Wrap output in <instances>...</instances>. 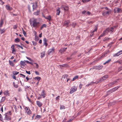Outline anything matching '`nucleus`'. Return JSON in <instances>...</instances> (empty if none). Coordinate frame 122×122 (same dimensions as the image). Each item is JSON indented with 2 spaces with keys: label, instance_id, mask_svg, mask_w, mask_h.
<instances>
[{
  "label": "nucleus",
  "instance_id": "nucleus-9",
  "mask_svg": "<svg viewBox=\"0 0 122 122\" xmlns=\"http://www.w3.org/2000/svg\"><path fill=\"white\" fill-rule=\"evenodd\" d=\"M61 8L62 10H65L68 11L69 10V7L68 6L65 5H62L61 7Z\"/></svg>",
  "mask_w": 122,
  "mask_h": 122
},
{
  "label": "nucleus",
  "instance_id": "nucleus-23",
  "mask_svg": "<svg viewBox=\"0 0 122 122\" xmlns=\"http://www.w3.org/2000/svg\"><path fill=\"white\" fill-rule=\"evenodd\" d=\"M60 8H58L56 10V14L59 15L60 13Z\"/></svg>",
  "mask_w": 122,
  "mask_h": 122
},
{
  "label": "nucleus",
  "instance_id": "nucleus-48",
  "mask_svg": "<svg viewBox=\"0 0 122 122\" xmlns=\"http://www.w3.org/2000/svg\"><path fill=\"white\" fill-rule=\"evenodd\" d=\"M68 77V75H63L62 77L63 78H67Z\"/></svg>",
  "mask_w": 122,
  "mask_h": 122
},
{
  "label": "nucleus",
  "instance_id": "nucleus-55",
  "mask_svg": "<svg viewBox=\"0 0 122 122\" xmlns=\"http://www.w3.org/2000/svg\"><path fill=\"white\" fill-rule=\"evenodd\" d=\"M82 86V84L81 83H80L79 85V87L80 89H81Z\"/></svg>",
  "mask_w": 122,
  "mask_h": 122
},
{
  "label": "nucleus",
  "instance_id": "nucleus-13",
  "mask_svg": "<svg viewBox=\"0 0 122 122\" xmlns=\"http://www.w3.org/2000/svg\"><path fill=\"white\" fill-rule=\"evenodd\" d=\"M109 52V50H107L106 51L105 53L103 54L101 56V57H100V58L101 59L102 57H104L105 56V55L108 53Z\"/></svg>",
  "mask_w": 122,
  "mask_h": 122
},
{
  "label": "nucleus",
  "instance_id": "nucleus-51",
  "mask_svg": "<svg viewBox=\"0 0 122 122\" xmlns=\"http://www.w3.org/2000/svg\"><path fill=\"white\" fill-rule=\"evenodd\" d=\"M65 108L64 106L63 105L61 106L60 107V109H63Z\"/></svg>",
  "mask_w": 122,
  "mask_h": 122
},
{
  "label": "nucleus",
  "instance_id": "nucleus-34",
  "mask_svg": "<svg viewBox=\"0 0 122 122\" xmlns=\"http://www.w3.org/2000/svg\"><path fill=\"white\" fill-rule=\"evenodd\" d=\"M19 72H17L16 71H13V73L14 75H17L19 73Z\"/></svg>",
  "mask_w": 122,
  "mask_h": 122
},
{
  "label": "nucleus",
  "instance_id": "nucleus-35",
  "mask_svg": "<svg viewBox=\"0 0 122 122\" xmlns=\"http://www.w3.org/2000/svg\"><path fill=\"white\" fill-rule=\"evenodd\" d=\"M41 79V78L39 76H37L35 78V79L36 80H37L38 81H39Z\"/></svg>",
  "mask_w": 122,
  "mask_h": 122
},
{
  "label": "nucleus",
  "instance_id": "nucleus-49",
  "mask_svg": "<svg viewBox=\"0 0 122 122\" xmlns=\"http://www.w3.org/2000/svg\"><path fill=\"white\" fill-rule=\"evenodd\" d=\"M119 55L121 54H122V50L120 51L117 52Z\"/></svg>",
  "mask_w": 122,
  "mask_h": 122
},
{
  "label": "nucleus",
  "instance_id": "nucleus-59",
  "mask_svg": "<svg viewBox=\"0 0 122 122\" xmlns=\"http://www.w3.org/2000/svg\"><path fill=\"white\" fill-rule=\"evenodd\" d=\"M39 38L38 37H35V40L36 41H37L39 40Z\"/></svg>",
  "mask_w": 122,
  "mask_h": 122
},
{
  "label": "nucleus",
  "instance_id": "nucleus-3",
  "mask_svg": "<svg viewBox=\"0 0 122 122\" xmlns=\"http://www.w3.org/2000/svg\"><path fill=\"white\" fill-rule=\"evenodd\" d=\"M77 88L76 86H74L72 87L70 89L69 93L70 94H72L76 92L77 90Z\"/></svg>",
  "mask_w": 122,
  "mask_h": 122
},
{
  "label": "nucleus",
  "instance_id": "nucleus-19",
  "mask_svg": "<svg viewBox=\"0 0 122 122\" xmlns=\"http://www.w3.org/2000/svg\"><path fill=\"white\" fill-rule=\"evenodd\" d=\"M11 48H12V53H14V52L16 51L14 48V45H13L11 47Z\"/></svg>",
  "mask_w": 122,
  "mask_h": 122
},
{
  "label": "nucleus",
  "instance_id": "nucleus-26",
  "mask_svg": "<svg viewBox=\"0 0 122 122\" xmlns=\"http://www.w3.org/2000/svg\"><path fill=\"white\" fill-rule=\"evenodd\" d=\"M3 20L2 19L0 22V28L2 26V25L3 24Z\"/></svg>",
  "mask_w": 122,
  "mask_h": 122
},
{
  "label": "nucleus",
  "instance_id": "nucleus-29",
  "mask_svg": "<svg viewBox=\"0 0 122 122\" xmlns=\"http://www.w3.org/2000/svg\"><path fill=\"white\" fill-rule=\"evenodd\" d=\"M9 62L10 65L12 66H14V64L13 62L11 61L10 60L9 61Z\"/></svg>",
  "mask_w": 122,
  "mask_h": 122
},
{
  "label": "nucleus",
  "instance_id": "nucleus-39",
  "mask_svg": "<svg viewBox=\"0 0 122 122\" xmlns=\"http://www.w3.org/2000/svg\"><path fill=\"white\" fill-rule=\"evenodd\" d=\"M86 10H84L81 13L82 14L86 15Z\"/></svg>",
  "mask_w": 122,
  "mask_h": 122
},
{
  "label": "nucleus",
  "instance_id": "nucleus-60",
  "mask_svg": "<svg viewBox=\"0 0 122 122\" xmlns=\"http://www.w3.org/2000/svg\"><path fill=\"white\" fill-rule=\"evenodd\" d=\"M26 73L29 74H30V71H26Z\"/></svg>",
  "mask_w": 122,
  "mask_h": 122
},
{
  "label": "nucleus",
  "instance_id": "nucleus-2",
  "mask_svg": "<svg viewBox=\"0 0 122 122\" xmlns=\"http://www.w3.org/2000/svg\"><path fill=\"white\" fill-rule=\"evenodd\" d=\"M12 114L11 111L6 113L4 115L5 117L4 120L6 121H10L11 119V115Z\"/></svg>",
  "mask_w": 122,
  "mask_h": 122
},
{
  "label": "nucleus",
  "instance_id": "nucleus-24",
  "mask_svg": "<svg viewBox=\"0 0 122 122\" xmlns=\"http://www.w3.org/2000/svg\"><path fill=\"white\" fill-rule=\"evenodd\" d=\"M46 26V25L45 24H43L40 27V30H42L43 28L44 27L45 28Z\"/></svg>",
  "mask_w": 122,
  "mask_h": 122
},
{
  "label": "nucleus",
  "instance_id": "nucleus-16",
  "mask_svg": "<svg viewBox=\"0 0 122 122\" xmlns=\"http://www.w3.org/2000/svg\"><path fill=\"white\" fill-rule=\"evenodd\" d=\"M110 12L109 11L104 12L102 13V15L104 16L108 15H109Z\"/></svg>",
  "mask_w": 122,
  "mask_h": 122
},
{
  "label": "nucleus",
  "instance_id": "nucleus-58",
  "mask_svg": "<svg viewBox=\"0 0 122 122\" xmlns=\"http://www.w3.org/2000/svg\"><path fill=\"white\" fill-rule=\"evenodd\" d=\"M95 83V82H91L89 83V84L90 85H92L94 84Z\"/></svg>",
  "mask_w": 122,
  "mask_h": 122
},
{
  "label": "nucleus",
  "instance_id": "nucleus-61",
  "mask_svg": "<svg viewBox=\"0 0 122 122\" xmlns=\"http://www.w3.org/2000/svg\"><path fill=\"white\" fill-rule=\"evenodd\" d=\"M91 14L90 12L89 11H88L86 12V15H90Z\"/></svg>",
  "mask_w": 122,
  "mask_h": 122
},
{
  "label": "nucleus",
  "instance_id": "nucleus-33",
  "mask_svg": "<svg viewBox=\"0 0 122 122\" xmlns=\"http://www.w3.org/2000/svg\"><path fill=\"white\" fill-rule=\"evenodd\" d=\"M111 59H109L107 61H106L104 63H103V64L104 65L105 64H106L107 63H108L109 62H110V61H111Z\"/></svg>",
  "mask_w": 122,
  "mask_h": 122
},
{
  "label": "nucleus",
  "instance_id": "nucleus-53",
  "mask_svg": "<svg viewBox=\"0 0 122 122\" xmlns=\"http://www.w3.org/2000/svg\"><path fill=\"white\" fill-rule=\"evenodd\" d=\"M60 96H58L56 97V100L57 101H59V100Z\"/></svg>",
  "mask_w": 122,
  "mask_h": 122
},
{
  "label": "nucleus",
  "instance_id": "nucleus-46",
  "mask_svg": "<svg viewBox=\"0 0 122 122\" xmlns=\"http://www.w3.org/2000/svg\"><path fill=\"white\" fill-rule=\"evenodd\" d=\"M119 87H117H117H116L114 88H113L112 90L113 92H114V91H115L117 89L119 88Z\"/></svg>",
  "mask_w": 122,
  "mask_h": 122
},
{
  "label": "nucleus",
  "instance_id": "nucleus-7",
  "mask_svg": "<svg viewBox=\"0 0 122 122\" xmlns=\"http://www.w3.org/2000/svg\"><path fill=\"white\" fill-rule=\"evenodd\" d=\"M114 13H117L122 12V10L121 9L118 8H116L114 10Z\"/></svg>",
  "mask_w": 122,
  "mask_h": 122
},
{
  "label": "nucleus",
  "instance_id": "nucleus-62",
  "mask_svg": "<svg viewBox=\"0 0 122 122\" xmlns=\"http://www.w3.org/2000/svg\"><path fill=\"white\" fill-rule=\"evenodd\" d=\"M34 64H36V68H38V67H39V66H38V64H37V63H34Z\"/></svg>",
  "mask_w": 122,
  "mask_h": 122
},
{
  "label": "nucleus",
  "instance_id": "nucleus-22",
  "mask_svg": "<svg viewBox=\"0 0 122 122\" xmlns=\"http://www.w3.org/2000/svg\"><path fill=\"white\" fill-rule=\"evenodd\" d=\"M45 52L43 51L41 53V58H42L45 56Z\"/></svg>",
  "mask_w": 122,
  "mask_h": 122
},
{
  "label": "nucleus",
  "instance_id": "nucleus-10",
  "mask_svg": "<svg viewBox=\"0 0 122 122\" xmlns=\"http://www.w3.org/2000/svg\"><path fill=\"white\" fill-rule=\"evenodd\" d=\"M20 64L21 68H24V66L26 65V64L25 63V61H21L20 63Z\"/></svg>",
  "mask_w": 122,
  "mask_h": 122
},
{
  "label": "nucleus",
  "instance_id": "nucleus-44",
  "mask_svg": "<svg viewBox=\"0 0 122 122\" xmlns=\"http://www.w3.org/2000/svg\"><path fill=\"white\" fill-rule=\"evenodd\" d=\"M0 120L2 121L3 122V119L2 118V117L1 115L0 114Z\"/></svg>",
  "mask_w": 122,
  "mask_h": 122
},
{
  "label": "nucleus",
  "instance_id": "nucleus-15",
  "mask_svg": "<svg viewBox=\"0 0 122 122\" xmlns=\"http://www.w3.org/2000/svg\"><path fill=\"white\" fill-rule=\"evenodd\" d=\"M67 48H62L61 50H60L59 51V52L61 53H62L63 52L65 51L67 49Z\"/></svg>",
  "mask_w": 122,
  "mask_h": 122
},
{
  "label": "nucleus",
  "instance_id": "nucleus-25",
  "mask_svg": "<svg viewBox=\"0 0 122 122\" xmlns=\"http://www.w3.org/2000/svg\"><path fill=\"white\" fill-rule=\"evenodd\" d=\"M14 108L15 109V112L17 113L19 111L18 110H17L19 108V107H17L16 106L14 105Z\"/></svg>",
  "mask_w": 122,
  "mask_h": 122
},
{
  "label": "nucleus",
  "instance_id": "nucleus-47",
  "mask_svg": "<svg viewBox=\"0 0 122 122\" xmlns=\"http://www.w3.org/2000/svg\"><path fill=\"white\" fill-rule=\"evenodd\" d=\"M32 42L33 44V45L34 46H35L36 45V42L34 41H32Z\"/></svg>",
  "mask_w": 122,
  "mask_h": 122
},
{
  "label": "nucleus",
  "instance_id": "nucleus-21",
  "mask_svg": "<svg viewBox=\"0 0 122 122\" xmlns=\"http://www.w3.org/2000/svg\"><path fill=\"white\" fill-rule=\"evenodd\" d=\"M106 31H103L102 33V34H101L100 36L98 38V39H100L101 37L103 36H104L105 35Z\"/></svg>",
  "mask_w": 122,
  "mask_h": 122
},
{
  "label": "nucleus",
  "instance_id": "nucleus-14",
  "mask_svg": "<svg viewBox=\"0 0 122 122\" xmlns=\"http://www.w3.org/2000/svg\"><path fill=\"white\" fill-rule=\"evenodd\" d=\"M4 94L6 96H10V94L8 90L5 91L4 92Z\"/></svg>",
  "mask_w": 122,
  "mask_h": 122
},
{
  "label": "nucleus",
  "instance_id": "nucleus-11",
  "mask_svg": "<svg viewBox=\"0 0 122 122\" xmlns=\"http://www.w3.org/2000/svg\"><path fill=\"white\" fill-rule=\"evenodd\" d=\"M103 67L102 66H95L93 67V68L99 70L102 68Z\"/></svg>",
  "mask_w": 122,
  "mask_h": 122
},
{
  "label": "nucleus",
  "instance_id": "nucleus-32",
  "mask_svg": "<svg viewBox=\"0 0 122 122\" xmlns=\"http://www.w3.org/2000/svg\"><path fill=\"white\" fill-rule=\"evenodd\" d=\"M5 31L4 29H1L0 28V33L1 34L3 33Z\"/></svg>",
  "mask_w": 122,
  "mask_h": 122
},
{
  "label": "nucleus",
  "instance_id": "nucleus-28",
  "mask_svg": "<svg viewBox=\"0 0 122 122\" xmlns=\"http://www.w3.org/2000/svg\"><path fill=\"white\" fill-rule=\"evenodd\" d=\"M66 119H64V120L62 122H71L73 120V119H70L69 120L66 122Z\"/></svg>",
  "mask_w": 122,
  "mask_h": 122
},
{
  "label": "nucleus",
  "instance_id": "nucleus-27",
  "mask_svg": "<svg viewBox=\"0 0 122 122\" xmlns=\"http://www.w3.org/2000/svg\"><path fill=\"white\" fill-rule=\"evenodd\" d=\"M5 97H2L1 99L0 102H4L5 100Z\"/></svg>",
  "mask_w": 122,
  "mask_h": 122
},
{
  "label": "nucleus",
  "instance_id": "nucleus-40",
  "mask_svg": "<svg viewBox=\"0 0 122 122\" xmlns=\"http://www.w3.org/2000/svg\"><path fill=\"white\" fill-rule=\"evenodd\" d=\"M20 41L19 39L18 38H17L15 39V42H19Z\"/></svg>",
  "mask_w": 122,
  "mask_h": 122
},
{
  "label": "nucleus",
  "instance_id": "nucleus-1",
  "mask_svg": "<svg viewBox=\"0 0 122 122\" xmlns=\"http://www.w3.org/2000/svg\"><path fill=\"white\" fill-rule=\"evenodd\" d=\"M30 22L31 26L32 27H37L39 25V22H37L36 19L30 20Z\"/></svg>",
  "mask_w": 122,
  "mask_h": 122
},
{
  "label": "nucleus",
  "instance_id": "nucleus-12",
  "mask_svg": "<svg viewBox=\"0 0 122 122\" xmlns=\"http://www.w3.org/2000/svg\"><path fill=\"white\" fill-rule=\"evenodd\" d=\"M36 104L39 107H40L42 105V103L39 101H37L36 102Z\"/></svg>",
  "mask_w": 122,
  "mask_h": 122
},
{
  "label": "nucleus",
  "instance_id": "nucleus-50",
  "mask_svg": "<svg viewBox=\"0 0 122 122\" xmlns=\"http://www.w3.org/2000/svg\"><path fill=\"white\" fill-rule=\"evenodd\" d=\"M60 66L61 67H64L66 66H67V64H63L62 65H61Z\"/></svg>",
  "mask_w": 122,
  "mask_h": 122
},
{
  "label": "nucleus",
  "instance_id": "nucleus-64",
  "mask_svg": "<svg viewBox=\"0 0 122 122\" xmlns=\"http://www.w3.org/2000/svg\"><path fill=\"white\" fill-rule=\"evenodd\" d=\"M44 45L46 47L48 45V44L47 43V42H44Z\"/></svg>",
  "mask_w": 122,
  "mask_h": 122
},
{
  "label": "nucleus",
  "instance_id": "nucleus-8",
  "mask_svg": "<svg viewBox=\"0 0 122 122\" xmlns=\"http://www.w3.org/2000/svg\"><path fill=\"white\" fill-rule=\"evenodd\" d=\"M54 51V47H52L51 48L49 49L48 51V54L49 55H50L53 53Z\"/></svg>",
  "mask_w": 122,
  "mask_h": 122
},
{
  "label": "nucleus",
  "instance_id": "nucleus-36",
  "mask_svg": "<svg viewBox=\"0 0 122 122\" xmlns=\"http://www.w3.org/2000/svg\"><path fill=\"white\" fill-rule=\"evenodd\" d=\"M118 79H117L116 81H113V82H112V83H111V85H113V84L116 83H117V81H118Z\"/></svg>",
  "mask_w": 122,
  "mask_h": 122
},
{
  "label": "nucleus",
  "instance_id": "nucleus-57",
  "mask_svg": "<svg viewBox=\"0 0 122 122\" xmlns=\"http://www.w3.org/2000/svg\"><path fill=\"white\" fill-rule=\"evenodd\" d=\"M23 33L25 36V35H26V32L23 30Z\"/></svg>",
  "mask_w": 122,
  "mask_h": 122
},
{
  "label": "nucleus",
  "instance_id": "nucleus-45",
  "mask_svg": "<svg viewBox=\"0 0 122 122\" xmlns=\"http://www.w3.org/2000/svg\"><path fill=\"white\" fill-rule=\"evenodd\" d=\"M119 56V55H118V54L117 52V53H116L114 54L113 55V57H115V56Z\"/></svg>",
  "mask_w": 122,
  "mask_h": 122
},
{
  "label": "nucleus",
  "instance_id": "nucleus-18",
  "mask_svg": "<svg viewBox=\"0 0 122 122\" xmlns=\"http://www.w3.org/2000/svg\"><path fill=\"white\" fill-rule=\"evenodd\" d=\"M37 6V4L36 3H33L32 5L33 10H35Z\"/></svg>",
  "mask_w": 122,
  "mask_h": 122
},
{
  "label": "nucleus",
  "instance_id": "nucleus-17",
  "mask_svg": "<svg viewBox=\"0 0 122 122\" xmlns=\"http://www.w3.org/2000/svg\"><path fill=\"white\" fill-rule=\"evenodd\" d=\"M43 17L45 19L48 20L49 21H50L51 20V17L50 15H49L47 17H45L44 16Z\"/></svg>",
  "mask_w": 122,
  "mask_h": 122
},
{
  "label": "nucleus",
  "instance_id": "nucleus-63",
  "mask_svg": "<svg viewBox=\"0 0 122 122\" xmlns=\"http://www.w3.org/2000/svg\"><path fill=\"white\" fill-rule=\"evenodd\" d=\"M26 57L28 59V60H29L30 61H32V60L30 58L28 57Z\"/></svg>",
  "mask_w": 122,
  "mask_h": 122
},
{
  "label": "nucleus",
  "instance_id": "nucleus-37",
  "mask_svg": "<svg viewBox=\"0 0 122 122\" xmlns=\"http://www.w3.org/2000/svg\"><path fill=\"white\" fill-rule=\"evenodd\" d=\"M116 27V26L111 27L110 28L111 31L112 32L113 31L114 28H115Z\"/></svg>",
  "mask_w": 122,
  "mask_h": 122
},
{
  "label": "nucleus",
  "instance_id": "nucleus-5",
  "mask_svg": "<svg viewBox=\"0 0 122 122\" xmlns=\"http://www.w3.org/2000/svg\"><path fill=\"white\" fill-rule=\"evenodd\" d=\"M25 109L26 113L28 115H30L31 114V112L28 107H25Z\"/></svg>",
  "mask_w": 122,
  "mask_h": 122
},
{
  "label": "nucleus",
  "instance_id": "nucleus-20",
  "mask_svg": "<svg viewBox=\"0 0 122 122\" xmlns=\"http://www.w3.org/2000/svg\"><path fill=\"white\" fill-rule=\"evenodd\" d=\"M5 8L7 10H11L12 9V8L11 7L7 5L5 6Z\"/></svg>",
  "mask_w": 122,
  "mask_h": 122
},
{
  "label": "nucleus",
  "instance_id": "nucleus-30",
  "mask_svg": "<svg viewBox=\"0 0 122 122\" xmlns=\"http://www.w3.org/2000/svg\"><path fill=\"white\" fill-rule=\"evenodd\" d=\"M78 76L77 75L75 76V77L73 78L72 80H71V81H74L75 80L77 79L78 78Z\"/></svg>",
  "mask_w": 122,
  "mask_h": 122
},
{
  "label": "nucleus",
  "instance_id": "nucleus-6",
  "mask_svg": "<svg viewBox=\"0 0 122 122\" xmlns=\"http://www.w3.org/2000/svg\"><path fill=\"white\" fill-rule=\"evenodd\" d=\"M46 93L45 90H43L42 91L41 94H39L40 96H41L43 98H45L46 97Z\"/></svg>",
  "mask_w": 122,
  "mask_h": 122
},
{
  "label": "nucleus",
  "instance_id": "nucleus-4",
  "mask_svg": "<svg viewBox=\"0 0 122 122\" xmlns=\"http://www.w3.org/2000/svg\"><path fill=\"white\" fill-rule=\"evenodd\" d=\"M108 77V75H105L102 78H101L97 82V83H98L99 82H100L104 80H106Z\"/></svg>",
  "mask_w": 122,
  "mask_h": 122
},
{
  "label": "nucleus",
  "instance_id": "nucleus-54",
  "mask_svg": "<svg viewBox=\"0 0 122 122\" xmlns=\"http://www.w3.org/2000/svg\"><path fill=\"white\" fill-rule=\"evenodd\" d=\"M16 45L17 46L21 48L22 49H23V48L22 46L18 44H17Z\"/></svg>",
  "mask_w": 122,
  "mask_h": 122
},
{
  "label": "nucleus",
  "instance_id": "nucleus-52",
  "mask_svg": "<svg viewBox=\"0 0 122 122\" xmlns=\"http://www.w3.org/2000/svg\"><path fill=\"white\" fill-rule=\"evenodd\" d=\"M41 117V116L40 115H37L36 116V118H39Z\"/></svg>",
  "mask_w": 122,
  "mask_h": 122
},
{
  "label": "nucleus",
  "instance_id": "nucleus-38",
  "mask_svg": "<svg viewBox=\"0 0 122 122\" xmlns=\"http://www.w3.org/2000/svg\"><path fill=\"white\" fill-rule=\"evenodd\" d=\"M105 31H106V33H107V31L109 32L111 31L110 29L108 28L106 29Z\"/></svg>",
  "mask_w": 122,
  "mask_h": 122
},
{
  "label": "nucleus",
  "instance_id": "nucleus-56",
  "mask_svg": "<svg viewBox=\"0 0 122 122\" xmlns=\"http://www.w3.org/2000/svg\"><path fill=\"white\" fill-rule=\"evenodd\" d=\"M43 41L44 42H47V40L46 38H44L43 39Z\"/></svg>",
  "mask_w": 122,
  "mask_h": 122
},
{
  "label": "nucleus",
  "instance_id": "nucleus-31",
  "mask_svg": "<svg viewBox=\"0 0 122 122\" xmlns=\"http://www.w3.org/2000/svg\"><path fill=\"white\" fill-rule=\"evenodd\" d=\"M70 23V21H66L65 22L64 24L65 25H68Z\"/></svg>",
  "mask_w": 122,
  "mask_h": 122
},
{
  "label": "nucleus",
  "instance_id": "nucleus-41",
  "mask_svg": "<svg viewBox=\"0 0 122 122\" xmlns=\"http://www.w3.org/2000/svg\"><path fill=\"white\" fill-rule=\"evenodd\" d=\"M90 0H82V1L83 3H85L87 2Z\"/></svg>",
  "mask_w": 122,
  "mask_h": 122
},
{
  "label": "nucleus",
  "instance_id": "nucleus-43",
  "mask_svg": "<svg viewBox=\"0 0 122 122\" xmlns=\"http://www.w3.org/2000/svg\"><path fill=\"white\" fill-rule=\"evenodd\" d=\"M39 12H38V11H37L34 12V15H39Z\"/></svg>",
  "mask_w": 122,
  "mask_h": 122
},
{
  "label": "nucleus",
  "instance_id": "nucleus-42",
  "mask_svg": "<svg viewBox=\"0 0 122 122\" xmlns=\"http://www.w3.org/2000/svg\"><path fill=\"white\" fill-rule=\"evenodd\" d=\"M76 23H73L71 25H72V27H73V28H74L75 27V26L76 25Z\"/></svg>",
  "mask_w": 122,
  "mask_h": 122
}]
</instances>
